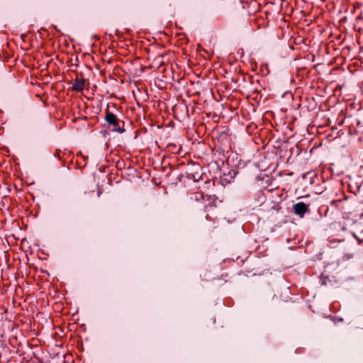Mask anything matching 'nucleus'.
<instances>
[{
  "instance_id": "obj_11",
  "label": "nucleus",
  "mask_w": 363,
  "mask_h": 363,
  "mask_svg": "<svg viewBox=\"0 0 363 363\" xmlns=\"http://www.w3.org/2000/svg\"><path fill=\"white\" fill-rule=\"evenodd\" d=\"M206 219L208 220H210L211 222H213V223L216 222V218H212L211 216H210L208 214H207L206 216Z\"/></svg>"
},
{
  "instance_id": "obj_12",
  "label": "nucleus",
  "mask_w": 363,
  "mask_h": 363,
  "mask_svg": "<svg viewBox=\"0 0 363 363\" xmlns=\"http://www.w3.org/2000/svg\"><path fill=\"white\" fill-rule=\"evenodd\" d=\"M101 194V190H99V191H98V196H99Z\"/></svg>"
},
{
  "instance_id": "obj_7",
  "label": "nucleus",
  "mask_w": 363,
  "mask_h": 363,
  "mask_svg": "<svg viewBox=\"0 0 363 363\" xmlns=\"http://www.w3.org/2000/svg\"><path fill=\"white\" fill-rule=\"evenodd\" d=\"M168 147L169 148V150L172 151V152H174L175 153L178 152L179 150H180V147H178L177 145H174V144H169L168 145Z\"/></svg>"
},
{
  "instance_id": "obj_9",
  "label": "nucleus",
  "mask_w": 363,
  "mask_h": 363,
  "mask_svg": "<svg viewBox=\"0 0 363 363\" xmlns=\"http://www.w3.org/2000/svg\"><path fill=\"white\" fill-rule=\"evenodd\" d=\"M61 154H62V152H61L60 150H56L55 153H54V156L55 157H57L58 159H61L62 158Z\"/></svg>"
},
{
  "instance_id": "obj_3",
  "label": "nucleus",
  "mask_w": 363,
  "mask_h": 363,
  "mask_svg": "<svg viewBox=\"0 0 363 363\" xmlns=\"http://www.w3.org/2000/svg\"><path fill=\"white\" fill-rule=\"evenodd\" d=\"M86 80L82 75L77 76L72 84V89L74 91L82 92L86 86Z\"/></svg>"
},
{
  "instance_id": "obj_2",
  "label": "nucleus",
  "mask_w": 363,
  "mask_h": 363,
  "mask_svg": "<svg viewBox=\"0 0 363 363\" xmlns=\"http://www.w3.org/2000/svg\"><path fill=\"white\" fill-rule=\"evenodd\" d=\"M218 198L215 195L206 196L204 202H203L204 211L206 212H210L213 211L217 207Z\"/></svg>"
},
{
  "instance_id": "obj_10",
  "label": "nucleus",
  "mask_w": 363,
  "mask_h": 363,
  "mask_svg": "<svg viewBox=\"0 0 363 363\" xmlns=\"http://www.w3.org/2000/svg\"><path fill=\"white\" fill-rule=\"evenodd\" d=\"M341 201L340 199L333 200L330 202V205L333 206H337V203Z\"/></svg>"
},
{
  "instance_id": "obj_5",
  "label": "nucleus",
  "mask_w": 363,
  "mask_h": 363,
  "mask_svg": "<svg viewBox=\"0 0 363 363\" xmlns=\"http://www.w3.org/2000/svg\"><path fill=\"white\" fill-rule=\"evenodd\" d=\"M206 196H207V194H206L203 191H198L193 193L191 195L190 199L191 201H194L195 202L203 203V202H204V200H205Z\"/></svg>"
},
{
  "instance_id": "obj_1",
  "label": "nucleus",
  "mask_w": 363,
  "mask_h": 363,
  "mask_svg": "<svg viewBox=\"0 0 363 363\" xmlns=\"http://www.w3.org/2000/svg\"><path fill=\"white\" fill-rule=\"evenodd\" d=\"M104 119L109 128H111V131L121 134L125 131L124 121L119 120L113 113L108 110L106 111Z\"/></svg>"
},
{
  "instance_id": "obj_6",
  "label": "nucleus",
  "mask_w": 363,
  "mask_h": 363,
  "mask_svg": "<svg viewBox=\"0 0 363 363\" xmlns=\"http://www.w3.org/2000/svg\"><path fill=\"white\" fill-rule=\"evenodd\" d=\"M163 57L164 56L162 55H160L157 57H156L154 59L151 67L157 69H160V67H163L164 65V62H163Z\"/></svg>"
},
{
  "instance_id": "obj_8",
  "label": "nucleus",
  "mask_w": 363,
  "mask_h": 363,
  "mask_svg": "<svg viewBox=\"0 0 363 363\" xmlns=\"http://www.w3.org/2000/svg\"><path fill=\"white\" fill-rule=\"evenodd\" d=\"M353 236L357 239V240L358 241V242L359 244L362 243L363 242V229H362V231L361 232L360 235L354 233Z\"/></svg>"
},
{
  "instance_id": "obj_4",
  "label": "nucleus",
  "mask_w": 363,
  "mask_h": 363,
  "mask_svg": "<svg viewBox=\"0 0 363 363\" xmlns=\"http://www.w3.org/2000/svg\"><path fill=\"white\" fill-rule=\"evenodd\" d=\"M294 212L296 215L303 218L306 213L308 212L309 206L304 202H298L293 206Z\"/></svg>"
}]
</instances>
